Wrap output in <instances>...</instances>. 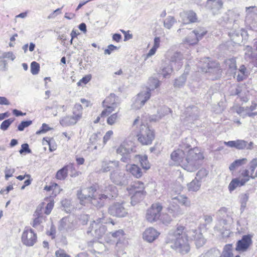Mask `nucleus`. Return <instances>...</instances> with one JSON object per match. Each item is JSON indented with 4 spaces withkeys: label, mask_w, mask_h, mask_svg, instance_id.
<instances>
[{
    "label": "nucleus",
    "mask_w": 257,
    "mask_h": 257,
    "mask_svg": "<svg viewBox=\"0 0 257 257\" xmlns=\"http://www.w3.org/2000/svg\"><path fill=\"white\" fill-rule=\"evenodd\" d=\"M170 158L174 165L189 172L198 169L204 159L203 153L197 148H190L187 151L178 149L172 152Z\"/></svg>",
    "instance_id": "obj_1"
},
{
    "label": "nucleus",
    "mask_w": 257,
    "mask_h": 257,
    "mask_svg": "<svg viewBox=\"0 0 257 257\" xmlns=\"http://www.w3.org/2000/svg\"><path fill=\"white\" fill-rule=\"evenodd\" d=\"M145 114H142L136 117L132 123L135 129V136L138 142L142 146H150L156 138L155 130L148 125Z\"/></svg>",
    "instance_id": "obj_2"
},
{
    "label": "nucleus",
    "mask_w": 257,
    "mask_h": 257,
    "mask_svg": "<svg viewBox=\"0 0 257 257\" xmlns=\"http://www.w3.org/2000/svg\"><path fill=\"white\" fill-rule=\"evenodd\" d=\"M257 178V158L252 159L248 168L239 171V175L231 181L228 185V190L231 192L238 187H241L250 180Z\"/></svg>",
    "instance_id": "obj_3"
},
{
    "label": "nucleus",
    "mask_w": 257,
    "mask_h": 257,
    "mask_svg": "<svg viewBox=\"0 0 257 257\" xmlns=\"http://www.w3.org/2000/svg\"><path fill=\"white\" fill-rule=\"evenodd\" d=\"M117 96L114 93H111L107 96L102 102V106L104 109L94 120V123H98L101 117H105L114 111L117 106Z\"/></svg>",
    "instance_id": "obj_4"
},
{
    "label": "nucleus",
    "mask_w": 257,
    "mask_h": 257,
    "mask_svg": "<svg viewBox=\"0 0 257 257\" xmlns=\"http://www.w3.org/2000/svg\"><path fill=\"white\" fill-rule=\"evenodd\" d=\"M72 115H66L62 117L60 123L63 126L74 125L82 118L83 107L79 103H76L72 108Z\"/></svg>",
    "instance_id": "obj_5"
},
{
    "label": "nucleus",
    "mask_w": 257,
    "mask_h": 257,
    "mask_svg": "<svg viewBox=\"0 0 257 257\" xmlns=\"http://www.w3.org/2000/svg\"><path fill=\"white\" fill-rule=\"evenodd\" d=\"M128 194L131 195L132 201H140L143 200L147 194L144 183L140 181L133 182L126 189Z\"/></svg>",
    "instance_id": "obj_6"
},
{
    "label": "nucleus",
    "mask_w": 257,
    "mask_h": 257,
    "mask_svg": "<svg viewBox=\"0 0 257 257\" xmlns=\"http://www.w3.org/2000/svg\"><path fill=\"white\" fill-rule=\"evenodd\" d=\"M98 186L92 185L88 188V193L91 195V204L98 208H100L104 206L105 201L109 200L102 192L101 193L97 194Z\"/></svg>",
    "instance_id": "obj_7"
},
{
    "label": "nucleus",
    "mask_w": 257,
    "mask_h": 257,
    "mask_svg": "<svg viewBox=\"0 0 257 257\" xmlns=\"http://www.w3.org/2000/svg\"><path fill=\"white\" fill-rule=\"evenodd\" d=\"M188 238L172 239L167 241V243H171V248L178 251L182 254L188 253L190 250L188 243Z\"/></svg>",
    "instance_id": "obj_8"
},
{
    "label": "nucleus",
    "mask_w": 257,
    "mask_h": 257,
    "mask_svg": "<svg viewBox=\"0 0 257 257\" xmlns=\"http://www.w3.org/2000/svg\"><path fill=\"white\" fill-rule=\"evenodd\" d=\"M162 209L163 207L160 203L153 204L147 211L146 214L147 220L149 222L153 223L159 220Z\"/></svg>",
    "instance_id": "obj_9"
},
{
    "label": "nucleus",
    "mask_w": 257,
    "mask_h": 257,
    "mask_svg": "<svg viewBox=\"0 0 257 257\" xmlns=\"http://www.w3.org/2000/svg\"><path fill=\"white\" fill-rule=\"evenodd\" d=\"M37 234L30 227H26L21 235V241L27 246H33L37 241Z\"/></svg>",
    "instance_id": "obj_10"
},
{
    "label": "nucleus",
    "mask_w": 257,
    "mask_h": 257,
    "mask_svg": "<svg viewBox=\"0 0 257 257\" xmlns=\"http://www.w3.org/2000/svg\"><path fill=\"white\" fill-rule=\"evenodd\" d=\"M206 33L207 32L202 29H200L199 30H194L185 38L184 43L189 45L197 44L199 40L202 39Z\"/></svg>",
    "instance_id": "obj_11"
},
{
    "label": "nucleus",
    "mask_w": 257,
    "mask_h": 257,
    "mask_svg": "<svg viewBox=\"0 0 257 257\" xmlns=\"http://www.w3.org/2000/svg\"><path fill=\"white\" fill-rule=\"evenodd\" d=\"M44 205V202L41 203L34 213L33 221L31 223L33 227H37L46 220V217L42 214Z\"/></svg>",
    "instance_id": "obj_12"
},
{
    "label": "nucleus",
    "mask_w": 257,
    "mask_h": 257,
    "mask_svg": "<svg viewBox=\"0 0 257 257\" xmlns=\"http://www.w3.org/2000/svg\"><path fill=\"white\" fill-rule=\"evenodd\" d=\"M252 236L250 234L243 235L241 239L236 242L235 250L239 252L246 251L252 243Z\"/></svg>",
    "instance_id": "obj_13"
},
{
    "label": "nucleus",
    "mask_w": 257,
    "mask_h": 257,
    "mask_svg": "<svg viewBox=\"0 0 257 257\" xmlns=\"http://www.w3.org/2000/svg\"><path fill=\"white\" fill-rule=\"evenodd\" d=\"M68 170H73L75 172L74 174L70 175L71 177H75L78 175V172L75 171L73 164L70 163L64 166L57 172L55 175L56 179L59 180H65L67 177Z\"/></svg>",
    "instance_id": "obj_14"
},
{
    "label": "nucleus",
    "mask_w": 257,
    "mask_h": 257,
    "mask_svg": "<svg viewBox=\"0 0 257 257\" xmlns=\"http://www.w3.org/2000/svg\"><path fill=\"white\" fill-rule=\"evenodd\" d=\"M108 212L110 215L118 217H123L127 214L122 205L118 203L111 205L108 209Z\"/></svg>",
    "instance_id": "obj_15"
},
{
    "label": "nucleus",
    "mask_w": 257,
    "mask_h": 257,
    "mask_svg": "<svg viewBox=\"0 0 257 257\" xmlns=\"http://www.w3.org/2000/svg\"><path fill=\"white\" fill-rule=\"evenodd\" d=\"M160 233L153 227L146 229L143 233V238L146 241L151 243L157 239Z\"/></svg>",
    "instance_id": "obj_16"
},
{
    "label": "nucleus",
    "mask_w": 257,
    "mask_h": 257,
    "mask_svg": "<svg viewBox=\"0 0 257 257\" xmlns=\"http://www.w3.org/2000/svg\"><path fill=\"white\" fill-rule=\"evenodd\" d=\"M187 229L185 226L181 224H177L175 229L172 232V236L175 238L174 239L180 238H189L187 233Z\"/></svg>",
    "instance_id": "obj_17"
},
{
    "label": "nucleus",
    "mask_w": 257,
    "mask_h": 257,
    "mask_svg": "<svg viewBox=\"0 0 257 257\" xmlns=\"http://www.w3.org/2000/svg\"><path fill=\"white\" fill-rule=\"evenodd\" d=\"M44 189L47 192H52L50 197H46L45 200H47L50 198L53 199L60 194L62 190L59 185L55 182H51L50 185H46Z\"/></svg>",
    "instance_id": "obj_18"
},
{
    "label": "nucleus",
    "mask_w": 257,
    "mask_h": 257,
    "mask_svg": "<svg viewBox=\"0 0 257 257\" xmlns=\"http://www.w3.org/2000/svg\"><path fill=\"white\" fill-rule=\"evenodd\" d=\"M125 169L128 173L137 179L141 178L143 176L142 169L136 164H127Z\"/></svg>",
    "instance_id": "obj_19"
},
{
    "label": "nucleus",
    "mask_w": 257,
    "mask_h": 257,
    "mask_svg": "<svg viewBox=\"0 0 257 257\" xmlns=\"http://www.w3.org/2000/svg\"><path fill=\"white\" fill-rule=\"evenodd\" d=\"M183 17V21L185 24L195 23L198 22L196 13L192 10L184 11Z\"/></svg>",
    "instance_id": "obj_20"
},
{
    "label": "nucleus",
    "mask_w": 257,
    "mask_h": 257,
    "mask_svg": "<svg viewBox=\"0 0 257 257\" xmlns=\"http://www.w3.org/2000/svg\"><path fill=\"white\" fill-rule=\"evenodd\" d=\"M224 144L229 147L235 148L238 150H243L246 148L250 149V148L247 147V142L242 140L225 142Z\"/></svg>",
    "instance_id": "obj_21"
},
{
    "label": "nucleus",
    "mask_w": 257,
    "mask_h": 257,
    "mask_svg": "<svg viewBox=\"0 0 257 257\" xmlns=\"http://www.w3.org/2000/svg\"><path fill=\"white\" fill-rule=\"evenodd\" d=\"M151 96V93L150 90L147 91H142L137 95L135 102L136 103L139 104L141 107L145 105L146 102L150 98Z\"/></svg>",
    "instance_id": "obj_22"
},
{
    "label": "nucleus",
    "mask_w": 257,
    "mask_h": 257,
    "mask_svg": "<svg viewBox=\"0 0 257 257\" xmlns=\"http://www.w3.org/2000/svg\"><path fill=\"white\" fill-rule=\"evenodd\" d=\"M249 93V91L245 84L238 86L236 89L235 94L239 96L241 100L244 102L248 100Z\"/></svg>",
    "instance_id": "obj_23"
},
{
    "label": "nucleus",
    "mask_w": 257,
    "mask_h": 257,
    "mask_svg": "<svg viewBox=\"0 0 257 257\" xmlns=\"http://www.w3.org/2000/svg\"><path fill=\"white\" fill-rule=\"evenodd\" d=\"M135 158L139 159V162L142 167V169L145 171L150 169L151 166L147 155H136L135 156Z\"/></svg>",
    "instance_id": "obj_24"
},
{
    "label": "nucleus",
    "mask_w": 257,
    "mask_h": 257,
    "mask_svg": "<svg viewBox=\"0 0 257 257\" xmlns=\"http://www.w3.org/2000/svg\"><path fill=\"white\" fill-rule=\"evenodd\" d=\"M116 187L113 185H109L105 188L102 192L107 196V198L110 200L116 195Z\"/></svg>",
    "instance_id": "obj_25"
},
{
    "label": "nucleus",
    "mask_w": 257,
    "mask_h": 257,
    "mask_svg": "<svg viewBox=\"0 0 257 257\" xmlns=\"http://www.w3.org/2000/svg\"><path fill=\"white\" fill-rule=\"evenodd\" d=\"M220 257H240L239 255L235 256L233 255L232 252V244H226L223 249L222 252Z\"/></svg>",
    "instance_id": "obj_26"
},
{
    "label": "nucleus",
    "mask_w": 257,
    "mask_h": 257,
    "mask_svg": "<svg viewBox=\"0 0 257 257\" xmlns=\"http://www.w3.org/2000/svg\"><path fill=\"white\" fill-rule=\"evenodd\" d=\"M247 162L246 158H242L237 159L233 162L229 167L230 171H233L238 167L245 165Z\"/></svg>",
    "instance_id": "obj_27"
},
{
    "label": "nucleus",
    "mask_w": 257,
    "mask_h": 257,
    "mask_svg": "<svg viewBox=\"0 0 257 257\" xmlns=\"http://www.w3.org/2000/svg\"><path fill=\"white\" fill-rule=\"evenodd\" d=\"M77 196L81 205H85L88 202L91 203V194H89V196H86L82 193V190H79L77 191Z\"/></svg>",
    "instance_id": "obj_28"
},
{
    "label": "nucleus",
    "mask_w": 257,
    "mask_h": 257,
    "mask_svg": "<svg viewBox=\"0 0 257 257\" xmlns=\"http://www.w3.org/2000/svg\"><path fill=\"white\" fill-rule=\"evenodd\" d=\"M247 77L246 68L244 65H242L240 66L237 72L236 79L237 81L239 82L245 79Z\"/></svg>",
    "instance_id": "obj_29"
},
{
    "label": "nucleus",
    "mask_w": 257,
    "mask_h": 257,
    "mask_svg": "<svg viewBox=\"0 0 257 257\" xmlns=\"http://www.w3.org/2000/svg\"><path fill=\"white\" fill-rule=\"evenodd\" d=\"M16 178L20 181H22L26 179L24 181V185L21 187V189H24L26 186L30 185L33 180L31 175L26 173L24 175H19L17 176Z\"/></svg>",
    "instance_id": "obj_30"
},
{
    "label": "nucleus",
    "mask_w": 257,
    "mask_h": 257,
    "mask_svg": "<svg viewBox=\"0 0 257 257\" xmlns=\"http://www.w3.org/2000/svg\"><path fill=\"white\" fill-rule=\"evenodd\" d=\"M174 199L177 200L178 202L182 205L185 206H189L190 204V201L188 197L183 195H180L175 197Z\"/></svg>",
    "instance_id": "obj_31"
},
{
    "label": "nucleus",
    "mask_w": 257,
    "mask_h": 257,
    "mask_svg": "<svg viewBox=\"0 0 257 257\" xmlns=\"http://www.w3.org/2000/svg\"><path fill=\"white\" fill-rule=\"evenodd\" d=\"M118 117L119 115L118 112H115L111 114L107 118V123L110 125L114 124L117 122Z\"/></svg>",
    "instance_id": "obj_32"
},
{
    "label": "nucleus",
    "mask_w": 257,
    "mask_h": 257,
    "mask_svg": "<svg viewBox=\"0 0 257 257\" xmlns=\"http://www.w3.org/2000/svg\"><path fill=\"white\" fill-rule=\"evenodd\" d=\"M40 64L36 61H33L31 64V72L33 75L38 74L40 71Z\"/></svg>",
    "instance_id": "obj_33"
},
{
    "label": "nucleus",
    "mask_w": 257,
    "mask_h": 257,
    "mask_svg": "<svg viewBox=\"0 0 257 257\" xmlns=\"http://www.w3.org/2000/svg\"><path fill=\"white\" fill-rule=\"evenodd\" d=\"M124 235V231L122 229L116 230L111 233L112 236L114 238H115L118 241L121 240Z\"/></svg>",
    "instance_id": "obj_34"
},
{
    "label": "nucleus",
    "mask_w": 257,
    "mask_h": 257,
    "mask_svg": "<svg viewBox=\"0 0 257 257\" xmlns=\"http://www.w3.org/2000/svg\"><path fill=\"white\" fill-rule=\"evenodd\" d=\"M188 190L190 191H197L199 190L200 186L196 181H191L188 185Z\"/></svg>",
    "instance_id": "obj_35"
},
{
    "label": "nucleus",
    "mask_w": 257,
    "mask_h": 257,
    "mask_svg": "<svg viewBox=\"0 0 257 257\" xmlns=\"http://www.w3.org/2000/svg\"><path fill=\"white\" fill-rule=\"evenodd\" d=\"M174 23L175 20L174 18L169 17L165 20L164 22V25L166 28L170 29L171 27L174 25Z\"/></svg>",
    "instance_id": "obj_36"
},
{
    "label": "nucleus",
    "mask_w": 257,
    "mask_h": 257,
    "mask_svg": "<svg viewBox=\"0 0 257 257\" xmlns=\"http://www.w3.org/2000/svg\"><path fill=\"white\" fill-rule=\"evenodd\" d=\"M13 121L14 119L12 118L4 120L1 124V129L3 131L7 130Z\"/></svg>",
    "instance_id": "obj_37"
},
{
    "label": "nucleus",
    "mask_w": 257,
    "mask_h": 257,
    "mask_svg": "<svg viewBox=\"0 0 257 257\" xmlns=\"http://www.w3.org/2000/svg\"><path fill=\"white\" fill-rule=\"evenodd\" d=\"M32 123V120L23 121L19 124L18 129L20 131H23L25 128L30 126Z\"/></svg>",
    "instance_id": "obj_38"
},
{
    "label": "nucleus",
    "mask_w": 257,
    "mask_h": 257,
    "mask_svg": "<svg viewBox=\"0 0 257 257\" xmlns=\"http://www.w3.org/2000/svg\"><path fill=\"white\" fill-rule=\"evenodd\" d=\"M116 153L123 156L129 154V151L125 147L124 145H120L116 149Z\"/></svg>",
    "instance_id": "obj_39"
},
{
    "label": "nucleus",
    "mask_w": 257,
    "mask_h": 257,
    "mask_svg": "<svg viewBox=\"0 0 257 257\" xmlns=\"http://www.w3.org/2000/svg\"><path fill=\"white\" fill-rule=\"evenodd\" d=\"M52 128L46 123H43L40 130L36 132V135H40L41 134H45L51 130Z\"/></svg>",
    "instance_id": "obj_40"
},
{
    "label": "nucleus",
    "mask_w": 257,
    "mask_h": 257,
    "mask_svg": "<svg viewBox=\"0 0 257 257\" xmlns=\"http://www.w3.org/2000/svg\"><path fill=\"white\" fill-rule=\"evenodd\" d=\"M53 140V138H50L48 137H45L43 139V145L47 144V145H49V150L51 152H53L56 149V146H55V147L51 146V141Z\"/></svg>",
    "instance_id": "obj_41"
},
{
    "label": "nucleus",
    "mask_w": 257,
    "mask_h": 257,
    "mask_svg": "<svg viewBox=\"0 0 257 257\" xmlns=\"http://www.w3.org/2000/svg\"><path fill=\"white\" fill-rule=\"evenodd\" d=\"M54 205V201L53 200H50L49 203H47L45 207L44 213L46 215H49L51 212Z\"/></svg>",
    "instance_id": "obj_42"
},
{
    "label": "nucleus",
    "mask_w": 257,
    "mask_h": 257,
    "mask_svg": "<svg viewBox=\"0 0 257 257\" xmlns=\"http://www.w3.org/2000/svg\"><path fill=\"white\" fill-rule=\"evenodd\" d=\"M113 135V132L111 130L107 131L103 137V144L105 145L107 142L110 140Z\"/></svg>",
    "instance_id": "obj_43"
},
{
    "label": "nucleus",
    "mask_w": 257,
    "mask_h": 257,
    "mask_svg": "<svg viewBox=\"0 0 257 257\" xmlns=\"http://www.w3.org/2000/svg\"><path fill=\"white\" fill-rule=\"evenodd\" d=\"M91 76L90 75H86L77 83V85L80 86L83 84H86L91 80Z\"/></svg>",
    "instance_id": "obj_44"
},
{
    "label": "nucleus",
    "mask_w": 257,
    "mask_h": 257,
    "mask_svg": "<svg viewBox=\"0 0 257 257\" xmlns=\"http://www.w3.org/2000/svg\"><path fill=\"white\" fill-rule=\"evenodd\" d=\"M56 257H71L70 255L66 253L65 251L62 249H59L55 252Z\"/></svg>",
    "instance_id": "obj_45"
},
{
    "label": "nucleus",
    "mask_w": 257,
    "mask_h": 257,
    "mask_svg": "<svg viewBox=\"0 0 257 257\" xmlns=\"http://www.w3.org/2000/svg\"><path fill=\"white\" fill-rule=\"evenodd\" d=\"M15 172V169L14 168H7L5 171V179L8 180L10 177L13 176V174Z\"/></svg>",
    "instance_id": "obj_46"
},
{
    "label": "nucleus",
    "mask_w": 257,
    "mask_h": 257,
    "mask_svg": "<svg viewBox=\"0 0 257 257\" xmlns=\"http://www.w3.org/2000/svg\"><path fill=\"white\" fill-rule=\"evenodd\" d=\"M117 49H118V48L116 46H115L112 44L109 45L107 46V48L104 50V53L105 54L110 55L112 51H115Z\"/></svg>",
    "instance_id": "obj_47"
},
{
    "label": "nucleus",
    "mask_w": 257,
    "mask_h": 257,
    "mask_svg": "<svg viewBox=\"0 0 257 257\" xmlns=\"http://www.w3.org/2000/svg\"><path fill=\"white\" fill-rule=\"evenodd\" d=\"M110 164H111V163L110 162L103 163L102 166V168L100 171L102 172H106L110 171L112 168L110 165Z\"/></svg>",
    "instance_id": "obj_48"
},
{
    "label": "nucleus",
    "mask_w": 257,
    "mask_h": 257,
    "mask_svg": "<svg viewBox=\"0 0 257 257\" xmlns=\"http://www.w3.org/2000/svg\"><path fill=\"white\" fill-rule=\"evenodd\" d=\"M24 152L28 153L30 152V150L29 148V145L28 144H23L22 145L21 149L19 151L20 154H23Z\"/></svg>",
    "instance_id": "obj_49"
},
{
    "label": "nucleus",
    "mask_w": 257,
    "mask_h": 257,
    "mask_svg": "<svg viewBox=\"0 0 257 257\" xmlns=\"http://www.w3.org/2000/svg\"><path fill=\"white\" fill-rule=\"evenodd\" d=\"M14 188L12 185H10L8 186H7L6 188H3L0 191V193L2 194H8L9 192L13 190Z\"/></svg>",
    "instance_id": "obj_50"
},
{
    "label": "nucleus",
    "mask_w": 257,
    "mask_h": 257,
    "mask_svg": "<svg viewBox=\"0 0 257 257\" xmlns=\"http://www.w3.org/2000/svg\"><path fill=\"white\" fill-rule=\"evenodd\" d=\"M120 31L124 34V41H127L133 38V35L130 34V31H125L123 30H120Z\"/></svg>",
    "instance_id": "obj_51"
},
{
    "label": "nucleus",
    "mask_w": 257,
    "mask_h": 257,
    "mask_svg": "<svg viewBox=\"0 0 257 257\" xmlns=\"http://www.w3.org/2000/svg\"><path fill=\"white\" fill-rule=\"evenodd\" d=\"M161 39L159 37H156L154 40V45L153 47L158 49L160 46Z\"/></svg>",
    "instance_id": "obj_52"
},
{
    "label": "nucleus",
    "mask_w": 257,
    "mask_h": 257,
    "mask_svg": "<svg viewBox=\"0 0 257 257\" xmlns=\"http://www.w3.org/2000/svg\"><path fill=\"white\" fill-rule=\"evenodd\" d=\"M81 102L86 107H88L92 105V103L90 100L86 99L85 98H81Z\"/></svg>",
    "instance_id": "obj_53"
},
{
    "label": "nucleus",
    "mask_w": 257,
    "mask_h": 257,
    "mask_svg": "<svg viewBox=\"0 0 257 257\" xmlns=\"http://www.w3.org/2000/svg\"><path fill=\"white\" fill-rule=\"evenodd\" d=\"M10 104V101L6 97L0 96V105H8Z\"/></svg>",
    "instance_id": "obj_54"
},
{
    "label": "nucleus",
    "mask_w": 257,
    "mask_h": 257,
    "mask_svg": "<svg viewBox=\"0 0 257 257\" xmlns=\"http://www.w3.org/2000/svg\"><path fill=\"white\" fill-rule=\"evenodd\" d=\"M120 160L123 162L127 163L131 160V156L129 154L123 155Z\"/></svg>",
    "instance_id": "obj_55"
},
{
    "label": "nucleus",
    "mask_w": 257,
    "mask_h": 257,
    "mask_svg": "<svg viewBox=\"0 0 257 257\" xmlns=\"http://www.w3.org/2000/svg\"><path fill=\"white\" fill-rule=\"evenodd\" d=\"M121 39V36L119 34H114L112 36V40L116 42H119Z\"/></svg>",
    "instance_id": "obj_56"
},
{
    "label": "nucleus",
    "mask_w": 257,
    "mask_h": 257,
    "mask_svg": "<svg viewBox=\"0 0 257 257\" xmlns=\"http://www.w3.org/2000/svg\"><path fill=\"white\" fill-rule=\"evenodd\" d=\"M13 113L16 116H21V115H25L26 114V113H23L21 111L19 110L16 109H15L13 110Z\"/></svg>",
    "instance_id": "obj_57"
},
{
    "label": "nucleus",
    "mask_w": 257,
    "mask_h": 257,
    "mask_svg": "<svg viewBox=\"0 0 257 257\" xmlns=\"http://www.w3.org/2000/svg\"><path fill=\"white\" fill-rule=\"evenodd\" d=\"M76 161L78 165H81L84 163L85 160L83 157H76Z\"/></svg>",
    "instance_id": "obj_58"
},
{
    "label": "nucleus",
    "mask_w": 257,
    "mask_h": 257,
    "mask_svg": "<svg viewBox=\"0 0 257 257\" xmlns=\"http://www.w3.org/2000/svg\"><path fill=\"white\" fill-rule=\"evenodd\" d=\"M157 50V49L152 47L147 54V57H151L152 55H154L156 53Z\"/></svg>",
    "instance_id": "obj_59"
},
{
    "label": "nucleus",
    "mask_w": 257,
    "mask_h": 257,
    "mask_svg": "<svg viewBox=\"0 0 257 257\" xmlns=\"http://www.w3.org/2000/svg\"><path fill=\"white\" fill-rule=\"evenodd\" d=\"M75 16V15L74 13H66L65 14V17L69 20L74 18Z\"/></svg>",
    "instance_id": "obj_60"
},
{
    "label": "nucleus",
    "mask_w": 257,
    "mask_h": 257,
    "mask_svg": "<svg viewBox=\"0 0 257 257\" xmlns=\"http://www.w3.org/2000/svg\"><path fill=\"white\" fill-rule=\"evenodd\" d=\"M257 107V103L255 102H252L251 104L248 107L249 110L253 111L256 109Z\"/></svg>",
    "instance_id": "obj_61"
},
{
    "label": "nucleus",
    "mask_w": 257,
    "mask_h": 257,
    "mask_svg": "<svg viewBox=\"0 0 257 257\" xmlns=\"http://www.w3.org/2000/svg\"><path fill=\"white\" fill-rule=\"evenodd\" d=\"M98 140V135L97 134H94L90 138V140L92 142H96Z\"/></svg>",
    "instance_id": "obj_62"
},
{
    "label": "nucleus",
    "mask_w": 257,
    "mask_h": 257,
    "mask_svg": "<svg viewBox=\"0 0 257 257\" xmlns=\"http://www.w3.org/2000/svg\"><path fill=\"white\" fill-rule=\"evenodd\" d=\"M10 114L8 112L0 113V120H2L9 116Z\"/></svg>",
    "instance_id": "obj_63"
},
{
    "label": "nucleus",
    "mask_w": 257,
    "mask_h": 257,
    "mask_svg": "<svg viewBox=\"0 0 257 257\" xmlns=\"http://www.w3.org/2000/svg\"><path fill=\"white\" fill-rule=\"evenodd\" d=\"M76 257H91L87 252H83L78 253Z\"/></svg>",
    "instance_id": "obj_64"
}]
</instances>
